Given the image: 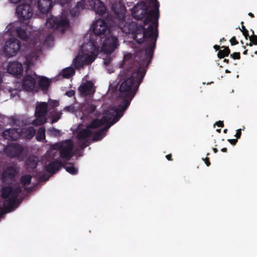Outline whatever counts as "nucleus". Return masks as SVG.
I'll use <instances>...</instances> for the list:
<instances>
[{
  "label": "nucleus",
  "instance_id": "nucleus-1",
  "mask_svg": "<svg viewBox=\"0 0 257 257\" xmlns=\"http://www.w3.org/2000/svg\"><path fill=\"white\" fill-rule=\"evenodd\" d=\"M147 28L140 25L136 27L133 38L138 44L145 43L143 49L137 51L134 57V66L120 72L119 74L120 90L137 92L151 62L158 37V14Z\"/></svg>",
  "mask_w": 257,
  "mask_h": 257
},
{
  "label": "nucleus",
  "instance_id": "nucleus-2",
  "mask_svg": "<svg viewBox=\"0 0 257 257\" xmlns=\"http://www.w3.org/2000/svg\"><path fill=\"white\" fill-rule=\"evenodd\" d=\"M120 97L124 99L120 102L116 109L113 112V118L107 123L103 127L99 129L98 131L92 134V140L94 142L101 140L106 135V132L110 127L116 123L123 115V112L130 105L131 102L134 96L135 91L128 90V92H123L120 90V86L118 89Z\"/></svg>",
  "mask_w": 257,
  "mask_h": 257
},
{
  "label": "nucleus",
  "instance_id": "nucleus-3",
  "mask_svg": "<svg viewBox=\"0 0 257 257\" xmlns=\"http://www.w3.org/2000/svg\"><path fill=\"white\" fill-rule=\"evenodd\" d=\"M151 3L154 5V10H149V3L141 1L139 2L132 9V14L133 17L137 20H140L145 18L144 20V25L152 23L157 18L156 14L159 15V3L157 0H152Z\"/></svg>",
  "mask_w": 257,
  "mask_h": 257
},
{
  "label": "nucleus",
  "instance_id": "nucleus-4",
  "mask_svg": "<svg viewBox=\"0 0 257 257\" xmlns=\"http://www.w3.org/2000/svg\"><path fill=\"white\" fill-rule=\"evenodd\" d=\"M22 187L18 184L15 187L6 186L2 189V197L6 199L4 202V208L10 212L15 207L16 202L19 195L22 192Z\"/></svg>",
  "mask_w": 257,
  "mask_h": 257
},
{
  "label": "nucleus",
  "instance_id": "nucleus-5",
  "mask_svg": "<svg viewBox=\"0 0 257 257\" xmlns=\"http://www.w3.org/2000/svg\"><path fill=\"white\" fill-rule=\"evenodd\" d=\"M111 119V117L108 115H103L100 119L96 118L92 120L86 128L82 129L77 133V139L83 140L90 138L93 134V132L90 129L97 128L107 123Z\"/></svg>",
  "mask_w": 257,
  "mask_h": 257
},
{
  "label": "nucleus",
  "instance_id": "nucleus-6",
  "mask_svg": "<svg viewBox=\"0 0 257 257\" xmlns=\"http://www.w3.org/2000/svg\"><path fill=\"white\" fill-rule=\"evenodd\" d=\"M73 143L71 140H67L53 146V149L59 151L60 157L64 161H69L73 157Z\"/></svg>",
  "mask_w": 257,
  "mask_h": 257
},
{
  "label": "nucleus",
  "instance_id": "nucleus-7",
  "mask_svg": "<svg viewBox=\"0 0 257 257\" xmlns=\"http://www.w3.org/2000/svg\"><path fill=\"white\" fill-rule=\"evenodd\" d=\"M48 112V104L45 102L37 103L35 115L36 119L34 124L36 125H42L46 122V115Z\"/></svg>",
  "mask_w": 257,
  "mask_h": 257
},
{
  "label": "nucleus",
  "instance_id": "nucleus-8",
  "mask_svg": "<svg viewBox=\"0 0 257 257\" xmlns=\"http://www.w3.org/2000/svg\"><path fill=\"white\" fill-rule=\"evenodd\" d=\"M21 46L20 41L17 38H11L7 41L3 51L5 55L9 57L15 56L19 51Z\"/></svg>",
  "mask_w": 257,
  "mask_h": 257
},
{
  "label": "nucleus",
  "instance_id": "nucleus-9",
  "mask_svg": "<svg viewBox=\"0 0 257 257\" xmlns=\"http://www.w3.org/2000/svg\"><path fill=\"white\" fill-rule=\"evenodd\" d=\"M119 45L116 37L108 36L105 38L101 47L102 52L106 54H111Z\"/></svg>",
  "mask_w": 257,
  "mask_h": 257
},
{
  "label": "nucleus",
  "instance_id": "nucleus-10",
  "mask_svg": "<svg viewBox=\"0 0 257 257\" xmlns=\"http://www.w3.org/2000/svg\"><path fill=\"white\" fill-rule=\"evenodd\" d=\"M68 25L69 21L61 17H52L48 18L46 22V26L49 29L54 28L55 29H61L63 30Z\"/></svg>",
  "mask_w": 257,
  "mask_h": 257
},
{
  "label": "nucleus",
  "instance_id": "nucleus-11",
  "mask_svg": "<svg viewBox=\"0 0 257 257\" xmlns=\"http://www.w3.org/2000/svg\"><path fill=\"white\" fill-rule=\"evenodd\" d=\"M24 151L23 146L17 143H13L4 148L6 155L11 158L20 157Z\"/></svg>",
  "mask_w": 257,
  "mask_h": 257
},
{
  "label": "nucleus",
  "instance_id": "nucleus-12",
  "mask_svg": "<svg viewBox=\"0 0 257 257\" xmlns=\"http://www.w3.org/2000/svg\"><path fill=\"white\" fill-rule=\"evenodd\" d=\"M16 13L21 21L28 20L33 15V9L28 4H21L17 6Z\"/></svg>",
  "mask_w": 257,
  "mask_h": 257
},
{
  "label": "nucleus",
  "instance_id": "nucleus-13",
  "mask_svg": "<svg viewBox=\"0 0 257 257\" xmlns=\"http://www.w3.org/2000/svg\"><path fill=\"white\" fill-rule=\"evenodd\" d=\"M22 87L28 92H33L37 89L36 80L32 74H27L23 77Z\"/></svg>",
  "mask_w": 257,
  "mask_h": 257
},
{
  "label": "nucleus",
  "instance_id": "nucleus-14",
  "mask_svg": "<svg viewBox=\"0 0 257 257\" xmlns=\"http://www.w3.org/2000/svg\"><path fill=\"white\" fill-rule=\"evenodd\" d=\"M92 31L96 36L104 35L108 30L107 24L103 19H98L92 26Z\"/></svg>",
  "mask_w": 257,
  "mask_h": 257
},
{
  "label": "nucleus",
  "instance_id": "nucleus-15",
  "mask_svg": "<svg viewBox=\"0 0 257 257\" xmlns=\"http://www.w3.org/2000/svg\"><path fill=\"white\" fill-rule=\"evenodd\" d=\"M78 90L80 93V95L83 97L92 95L95 92L93 83L89 81L82 83L78 87Z\"/></svg>",
  "mask_w": 257,
  "mask_h": 257
},
{
  "label": "nucleus",
  "instance_id": "nucleus-16",
  "mask_svg": "<svg viewBox=\"0 0 257 257\" xmlns=\"http://www.w3.org/2000/svg\"><path fill=\"white\" fill-rule=\"evenodd\" d=\"M7 71L9 73L17 78H19L23 74V65L21 63L17 61L10 62L8 65Z\"/></svg>",
  "mask_w": 257,
  "mask_h": 257
},
{
  "label": "nucleus",
  "instance_id": "nucleus-17",
  "mask_svg": "<svg viewBox=\"0 0 257 257\" xmlns=\"http://www.w3.org/2000/svg\"><path fill=\"white\" fill-rule=\"evenodd\" d=\"M52 7V0H39L38 2V9L42 14H48Z\"/></svg>",
  "mask_w": 257,
  "mask_h": 257
},
{
  "label": "nucleus",
  "instance_id": "nucleus-18",
  "mask_svg": "<svg viewBox=\"0 0 257 257\" xmlns=\"http://www.w3.org/2000/svg\"><path fill=\"white\" fill-rule=\"evenodd\" d=\"M63 166V163L61 161L55 159L45 166V170L49 173L53 175L56 173Z\"/></svg>",
  "mask_w": 257,
  "mask_h": 257
},
{
  "label": "nucleus",
  "instance_id": "nucleus-19",
  "mask_svg": "<svg viewBox=\"0 0 257 257\" xmlns=\"http://www.w3.org/2000/svg\"><path fill=\"white\" fill-rule=\"evenodd\" d=\"M21 136V132L15 128L6 130L3 133V136L5 139L12 141L17 140Z\"/></svg>",
  "mask_w": 257,
  "mask_h": 257
},
{
  "label": "nucleus",
  "instance_id": "nucleus-20",
  "mask_svg": "<svg viewBox=\"0 0 257 257\" xmlns=\"http://www.w3.org/2000/svg\"><path fill=\"white\" fill-rule=\"evenodd\" d=\"M90 6L92 7L95 13L99 15H102L105 13L106 7L100 0H92L90 2Z\"/></svg>",
  "mask_w": 257,
  "mask_h": 257
},
{
  "label": "nucleus",
  "instance_id": "nucleus-21",
  "mask_svg": "<svg viewBox=\"0 0 257 257\" xmlns=\"http://www.w3.org/2000/svg\"><path fill=\"white\" fill-rule=\"evenodd\" d=\"M86 6L85 0H81L78 2L76 6L70 11V15L73 17L78 16L81 10H83Z\"/></svg>",
  "mask_w": 257,
  "mask_h": 257
},
{
  "label": "nucleus",
  "instance_id": "nucleus-22",
  "mask_svg": "<svg viewBox=\"0 0 257 257\" xmlns=\"http://www.w3.org/2000/svg\"><path fill=\"white\" fill-rule=\"evenodd\" d=\"M18 173V171L14 166H9L4 170L2 176L5 179H13Z\"/></svg>",
  "mask_w": 257,
  "mask_h": 257
},
{
  "label": "nucleus",
  "instance_id": "nucleus-23",
  "mask_svg": "<svg viewBox=\"0 0 257 257\" xmlns=\"http://www.w3.org/2000/svg\"><path fill=\"white\" fill-rule=\"evenodd\" d=\"M112 9L117 18L119 19L124 18V7L121 6L120 4H113Z\"/></svg>",
  "mask_w": 257,
  "mask_h": 257
},
{
  "label": "nucleus",
  "instance_id": "nucleus-24",
  "mask_svg": "<svg viewBox=\"0 0 257 257\" xmlns=\"http://www.w3.org/2000/svg\"><path fill=\"white\" fill-rule=\"evenodd\" d=\"M50 83L51 81L45 77H42L38 82L39 87L43 90H47Z\"/></svg>",
  "mask_w": 257,
  "mask_h": 257
},
{
  "label": "nucleus",
  "instance_id": "nucleus-25",
  "mask_svg": "<svg viewBox=\"0 0 257 257\" xmlns=\"http://www.w3.org/2000/svg\"><path fill=\"white\" fill-rule=\"evenodd\" d=\"M63 167L67 172L72 175H76L78 173V169L74 167L73 163H67L63 164Z\"/></svg>",
  "mask_w": 257,
  "mask_h": 257
},
{
  "label": "nucleus",
  "instance_id": "nucleus-26",
  "mask_svg": "<svg viewBox=\"0 0 257 257\" xmlns=\"http://www.w3.org/2000/svg\"><path fill=\"white\" fill-rule=\"evenodd\" d=\"M16 32L19 38L26 41L28 40L29 37L25 30L21 27H17L16 29Z\"/></svg>",
  "mask_w": 257,
  "mask_h": 257
},
{
  "label": "nucleus",
  "instance_id": "nucleus-27",
  "mask_svg": "<svg viewBox=\"0 0 257 257\" xmlns=\"http://www.w3.org/2000/svg\"><path fill=\"white\" fill-rule=\"evenodd\" d=\"M221 48H223V49L219 50L217 54V56L220 59L228 56L230 53V50L228 47L223 46Z\"/></svg>",
  "mask_w": 257,
  "mask_h": 257
},
{
  "label": "nucleus",
  "instance_id": "nucleus-28",
  "mask_svg": "<svg viewBox=\"0 0 257 257\" xmlns=\"http://www.w3.org/2000/svg\"><path fill=\"white\" fill-rule=\"evenodd\" d=\"M75 73V71L72 67H67L63 69L61 73L63 77L69 78L71 77Z\"/></svg>",
  "mask_w": 257,
  "mask_h": 257
},
{
  "label": "nucleus",
  "instance_id": "nucleus-29",
  "mask_svg": "<svg viewBox=\"0 0 257 257\" xmlns=\"http://www.w3.org/2000/svg\"><path fill=\"white\" fill-rule=\"evenodd\" d=\"M36 138L38 141L43 142L45 140V129L42 126L39 128L37 135Z\"/></svg>",
  "mask_w": 257,
  "mask_h": 257
},
{
  "label": "nucleus",
  "instance_id": "nucleus-30",
  "mask_svg": "<svg viewBox=\"0 0 257 257\" xmlns=\"http://www.w3.org/2000/svg\"><path fill=\"white\" fill-rule=\"evenodd\" d=\"M74 63L75 67L77 68L82 67L85 64L84 57L83 56H77L74 59Z\"/></svg>",
  "mask_w": 257,
  "mask_h": 257
},
{
  "label": "nucleus",
  "instance_id": "nucleus-31",
  "mask_svg": "<svg viewBox=\"0 0 257 257\" xmlns=\"http://www.w3.org/2000/svg\"><path fill=\"white\" fill-rule=\"evenodd\" d=\"M27 165L31 169L36 168L38 165V162L35 157H29L26 161Z\"/></svg>",
  "mask_w": 257,
  "mask_h": 257
},
{
  "label": "nucleus",
  "instance_id": "nucleus-32",
  "mask_svg": "<svg viewBox=\"0 0 257 257\" xmlns=\"http://www.w3.org/2000/svg\"><path fill=\"white\" fill-rule=\"evenodd\" d=\"M31 180L32 177L30 175H24L21 177L20 182L23 185L26 186L31 183Z\"/></svg>",
  "mask_w": 257,
  "mask_h": 257
},
{
  "label": "nucleus",
  "instance_id": "nucleus-33",
  "mask_svg": "<svg viewBox=\"0 0 257 257\" xmlns=\"http://www.w3.org/2000/svg\"><path fill=\"white\" fill-rule=\"evenodd\" d=\"M96 108V106L92 103H87L85 106V110L88 114H93Z\"/></svg>",
  "mask_w": 257,
  "mask_h": 257
},
{
  "label": "nucleus",
  "instance_id": "nucleus-34",
  "mask_svg": "<svg viewBox=\"0 0 257 257\" xmlns=\"http://www.w3.org/2000/svg\"><path fill=\"white\" fill-rule=\"evenodd\" d=\"M250 42L249 44H246V45L252 46V45H257V36L255 35L253 31H252V35L248 37Z\"/></svg>",
  "mask_w": 257,
  "mask_h": 257
},
{
  "label": "nucleus",
  "instance_id": "nucleus-35",
  "mask_svg": "<svg viewBox=\"0 0 257 257\" xmlns=\"http://www.w3.org/2000/svg\"><path fill=\"white\" fill-rule=\"evenodd\" d=\"M48 133L50 135H52L54 137H58L60 135V131L54 127L49 128L48 131Z\"/></svg>",
  "mask_w": 257,
  "mask_h": 257
},
{
  "label": "nucleus",
  "instance_id": "nucleus-36",
  "mask_svg": "<svg viewBox=\"0 0 257 257\" xmlns=\"http://www.w3.org/2000/svg\"><path fill=\"white\" fill-rule=\"evenodd\" d=\"M59 104V101L56 100H51L49 101L48 107L49 109H54V108L58 106Z\"/></svg>",
  "mask_w": 257,
  "mask_h": 257
},
{
  "label": "nucleus",
  "instance_id": "nucleus-37",
  "mask_svg": "<svg viewBox=\"0 0 257 257\" xmlns=\"http://www.w3.org/2000/svg\"><path fill=\"white\" fill-rule=\"evenodd\" d=\"M29 138H32L35 134V131L33 127H29L24 132Z\"/></svg>",
  "mask_w": 257,
  "mask_h": 257
},
{
  "label": "nucleus",
  "instance_id": "nucleus-38",
  "mask_svg": "<svg viewBox=\"0 0 257 257\" xmlns=\"http://www.w3.org/2000/svg\"><path fill=\"white\" fill-rule=\"evenodd\" d=\"M62 113L61 111L56 112L52 115V123L57 122L61 117Z\"/></svg>",
  "mask_w": 257,
  "mask_h": 257
},
{
  "label": "nucleus",
  "instance_id": "nucleus-39",
  "mask_svg": "<svg viewBox=\"0 0 257 257\" xmlns=\"http://www.w3.org/2000/svg\"><path fill=\"white\" fill-rule=\"evenodd\" d=\"M242 24L241 26V29H240L241 31L242 32V34L243 36H244L245 38L247 40L248 38L249 37L248 31V30L245 28V27L243 26V22H242L241 23Z\"/></svg>",
  "mask_w": 257,
  "mask_h": 257
},
{
  "label": "nucleus",
  "instance_id": "nucleus-40",
  "mask_svg": "<svg viewBox=\"0 0 257 257\" xmlns=\"http://www.w3.org/2000/svg\"><path fill=\"white\" fill-rule=\"evenodd\" d=\"M94 60V58L92 56H87V57H84L85 64H90Z\"/></svg>",
  "mask_w": 257,
  "mask_h": 257
},
{
  "label": "nucleus",
  "instance_id": "nucleus-41",
  "mask_svg": "<svg viewBox=\"0 0 257 257\" xmlns=\"http://www.w3.org/2000/svg\"><path fill=\"white\" fill-rule=\"evenodd\" d=\"M230 57L233 59H240V54L239 52H234L230 55Z\"/></svg>",
  "mask_w": 257,
  "mask_h": 257
},
{
  "label": "nucleus",
  "instance_id": "nucleus-42",
  "mask_svg": "<svg viewBox=\"0 0 257 257\" xmlns=\"http://www.w3.org/2000/svg\"><path fill=\"white\" fill-rule=\"evenodd\" d=\"M49 177L47 176V175L45 174H42L39 177V180L40 181L43 182V181H46L49 179Z\"/></svg>",
  "mask_w": 257,
  "mask_h": 257
},
{
  "label": "nucleus",
  "instance_id": "nucleus-43",
  "mask_svg": "<svg viewBox=\"0 0 257 257\" xmlns=\"http://www.w3.org/2000/svg\"><path fill=\"white\" fill-rule=\"evenodd\" d=\"M75 92L74 90H70L66 92L65 95L69 97H71L75 95Z\"/></svg>",
  "mask_w": 257,
  "mask_h": 257
},
{
  "label": "nucleus",
  "instance_id": "nucleus-44",
  "mask_svg": "<svg viewBox=\"0 0 257 257\" xmlns=\"http://www.w3.org/2000/svg\"><path fill=\"white\" fill-rule=\"evenodd\" d=\"M56 2L60 4L61 6H63L69 2H70L71 0H55Z\"/></svg>",
  "mask_w": 257,
  "mask_h": 257
},
{
  "label": "nucleus",
  "instance_id": "nucleus-45",
  "mask_svg": "<svg viewBox=\"0 0 257 257\" xmlns=\"http://www.w3.org/2000/svg\"><path fill=\"white\" fill-rule=\"evenodd\" d=\"M230 42L231 43V45L232 46L237 45L238 44V42L236 40L235 37H233L231 38L230 40Z\"/></svg>",
  "mask_w": 257,
  "mask_h": 257
},
{
  "label": "nucleus",
  "instance_id": "nucleus-46",
  "mask_svg": "<svg viewBox=\"0 0 257 257\" xmlns=\"http://www.w3.org/2000/svg\"><path fill=\"white\" fill-rule=\"evenodd\" d=\"M7 210L4 207H0V218H2L5 213H7Z\"/></svg>",
  "mask_w": 257,
  "mask_h": 257
},
{
  "label": "nucleus",
  "instance_id": "nucleus-47",
  "mask_svg": "<svg viewBox=\"0 0 257 257\" xmlns=\"http://www.w3.org/2000/svg\"><path fill=\"white\" fill-rule=\"evenodd\" d=\"M241 135V129H238L236 131V134L235 137H236L237 139H239L240 138Z\"/></svg>",
  "mask_w": 257,
  "mask_h": 257
},
{
  "label": "nucleus",
  "instance_id": "nucleus-48",
  "mask_svg": "<svg viewBox=\"0 0 257 257\" xmlns=\"http://www.w3.org/2000/svg\"><path fill=\"white\" fill-rule=\"evenodd\" d=\"M88 146L87 141H85L83 143H81L80 145V148L81 149H83L86 148Z\"/></svg>",
  "mask_w": 257,
  "mask_h": 257
},
{
  "label": "nucleus",
  "instance_id": "nucleus-49",
  "mask_svg": "<svg viewBox=\"0 0 257 257\" xmlns=\"http://www.w3.org/2000/svg\"><path fill=\"white\" fill-rule=\"evenodd\" d=\"M215 124L217 125L218 127H222L224 126L223 121L221 120L216 122Z\"/></svg>",
  "mask_w": 257,
  "mask_h": 257
},
{
  "label": "nucleus",
  "instance_id": "nucleus-50",
  "mask_svg": "<svg viewBox=\"0 0 257 257\" xmlns=\"http://www.w3.org/2000/svg\"><path fill=\"white\" fill-rule=\"evenodd\" d=\"M227 141L232 145H235L237 142V139H228Z\"/></svg>",
  "mask_w": 257,
  "mask_h": 257
},
{
  "label": "nucleus",
  "instance_id": "nucleus-51",
  "mask_svg": "<svg viewBox=\"0 0 257 257\" xmlns=\"http://www.w3.org/2000/svg\"><path fill=\"white\" fill-rule=\"evenodd\" d=\"M203 160L207 166H209L210 165V162L208 158H206L205 159H203Z\"/></svg>",
  "mask_w": 257,
  "mask_h": 257
},
{
  "label": "nucleus",
  "instance_id": "nucleus-52",
  "mask_svg": "<svg viewBox=\"0 0 257 257\" xmlns=\"http://www.w3.org/2000/svg\"><path fill=\"white\" fill-rule=\"evenodd\" d=\"M166 159L169 161H172L173 159L172 158V155L171 154H168L166 156Z\"/></svg>",
  "mask_w": 257,
  "mask_h": 257
},
{
  "label": "nucleus",
  "instance_id": "nucleus-53",
  "mask_svg": "<svg viewBox=\"0 0 257 257\" xmlns=\"http://www.w3.org/2000/svg\"><path fill=\"white\" fill-rule=\"evenodd\" d=\"M71 106H68L64 107V110L67 111H69L71 109Z\"/></svg>",
  "mask_w": 257,
  "mask_h": 257
},
{
  "label": "nucleus",
  "instance_id": "nucleus-54",
  "mask_svg": "<svg viewBox=\"0 0 257 257\" xmlns=\"http://www.w3.org/2000/svg\"><path fill=\"white\" fill-rule=\"evenodd\" d=\"M213 48L216 51H218L220 47L219 45H215L213 46Z\"/></svg>",
  "mask_w": 257,
  "mask_h": 257
},
{
  "label": "nucleus",
  "instance_id": "nucleus-55",
  "mask_svg": "<svg viewBox=\"0 0 257 257\" xmlns=\"http://www.w3.org/2000/svg\"><path fill=\"white\" fill-rule=\"evenodd\" d=\"M11 3L14 4H17L19 3L21 0H10Z\"/></svg>",
  "mask_w": 257,
  "mask_h": 257
},
{
  "label": "nucleus",
  "instance_id": "nucleus-56",
  "mask_svg": "<svg viewBox=\"0 0 257 257\" xmlns=\"http://www.w3.org/2000/svg\"><path fill=\"white\" fill-rule=\"evenodd\" d=\"M221 151L222 152H227V148H222V149L221 150Z\"/></svg>",
  "mask_w": 257,
  "mask_h": 257
},
{
  "label": "nucleus",
  "instance_id": "nucleus-57",
  "mask_svg": "<svg viewBox=\"0 0 257 257\" xmlns=\"http://www.w3.org/2000/svg\"><path fill=\"white\" fill-rule=\"evenodd\" d=\"M248 15V16H249L251 18H254V15L252 13H249Z\"/></svg>",
  "mask_w": 257,
  "mask_h": 257
},
{
  "label": "nucleus",
  "instance_id": "nucleus-58",
  "mask_svg": "<svg viewBox=\"0 0 257 257\" xmlns=\"http://www.w3.org/2000/svg\"><path fill=\"white\" fill-rule=\"evenodd\" d=\"M213 151L214 153H217L218 152V150L216 148H213Z\"/></svg>",
  "mask_w": 257,
  "mask_h": 257
},
{
  "label": "nucleus",
  "instance_id": "nucleus-59",
  "mask_svg": "<svg viewBox=\"0 0 257 257\" xmlns=\"http://www.w3.org/2000/svg\"><path fill=\"white\" fill-rule=\"evenodd\" d=\"M223 62H226V63H229V60L228 59H224Z\"/></svg>",
  "mask_w": 257,
  "mask_h": 257
},
{
  "label": "nucleus",
  "instance_id": "nucleus-60",
  "mask_svg": "<svg viewBox=\"0 0 257 257\" xmlns=\"http://www.w3.org/2000/svg\"><path fill=\"white\" fill-rule=\"evenodd\" d=\"M247 52H248V50H245L243 52V54L244 55H247Z\"/></svg>",
  "mask_w": 257,
  "mask_h": 257
},
{
  "label": "nucleus",
  "instance_id": "nucleus-61",
  "mask_svg": "<svg viewBox=\"0 0 257 257\" xmlns=\"http://www.w3.org/2000/svg\"><path fill=\"white\" fill-rule=\"evenodd\" d=\"M225 72H226V73H230V71L229 70H228V69H226V70H225Z\"/></svg>",
  "mask_w": 257,
  "mask_h": 257
},
{
  "label": "nucleus",
  "instance_id": "nucleus-62",
  "mask_svg": "<svg viewBox=\"0 0 257 257\" xmlns=\"http://www.w3.org/2000/svg\"><path fill=\"white\" fill-rule=\"evenodd\" d=\"M216 131H217L218 133H220L221 132V129H220V128H219V129H217V130H216Z\"/></svg>",
  "mask_w": 257,
  "mask_h": 257
},
{
  "label": "nucleus",
  "instance_id": "nucleus-63",
  "mask_svg": "<svg viewBox=\"0 0 257 257\" xmlns=\"http://www.w3.org/2000/svg\"><path fill=\"white\" fill-rule=\"evenodd\" d=\"M223 132H224V133H225V134H226V133H227V129H225V130H224Z\"/></svg>",
  "mask_w": 257,
  "mask_h": 257
},
{
  "label": "nucleus",
  "instance_id": "nucleus-64",
  "mask_svg": "<svg viewBox=\"0 0 257 257\" xmlns=\"http://www.w3.org/2000/svg\"><path fill=\"white\" fill-rule=\"evenodd\" d=\"M225 41V39L224 38H223L221 39V40H220V41Z\"/></svg>",
  "mask_w": 257,
  "mask_h": 257
}]
</instances>
